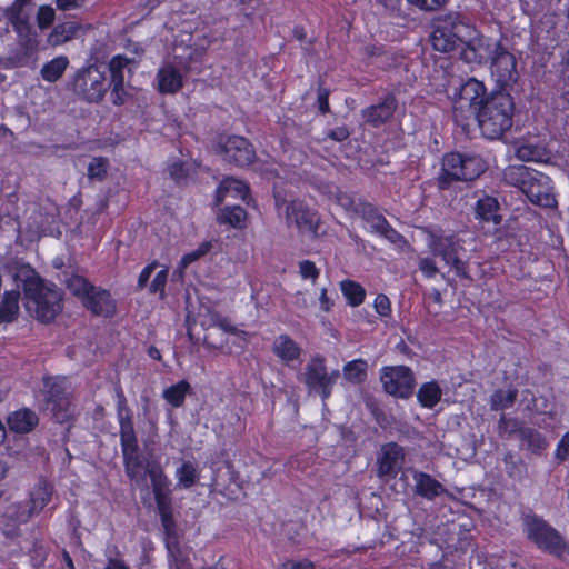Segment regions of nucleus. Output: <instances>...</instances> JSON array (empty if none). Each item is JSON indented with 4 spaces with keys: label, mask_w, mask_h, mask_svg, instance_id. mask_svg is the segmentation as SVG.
Returning <instances> with one entry per match:
<instances>
[{
    "label": "nucleus",
    "mask_w": 569,
    "mask_h": 569,
    "mask_svg": "<svg viewBox=\"0 0 569 569\" xmlns=\"http://www.w3.org/2000/svg\"><path fill=\"white\" fill-rule=\"evenodd\" d=\"M340 377L339 370H327L326 359L321 355L311 357L306 366L303 382L310 392L318 393L323 401L330 398L333 386Z\"/></svg>",
    "instance_id": "obj_13"
},
{
    "label": "nucleus",
    "mask_w": 569,
    "mask_h": 569,
    "mask_svg": "<svg viewBox=\"0 0 569 569\" xmlns=\"http://www.w3.org/2000/svg\"><path fill=\"white\" fill-rule=\"evenodd\" d=\"M16 30L21 33L23 26L27 29V33L21 38L18 47L10 51L7 58V64L9 68H36L38 61V47L39 42L37 33L32 32L31 26L28 21L16 22Z\"/></svg>",
    "instance_id": "obj_16"
},
{
    "label": "nucleus",
    "mask_w": 569,
    "mask_h": 569,
    "mask_svg": "<svg viewBox=\"0 0 569 569\" xmlns=\"http://www.w3.org/2000/svg\"><path fill=\"white\" fill-rule=\"evenodd\" d=\"M157 90L161 94H174L183 87V77L173 66L161 67L157 72Z\"/></svg>",
    "instance_id": "obj_26"
},
{
    "label": "nucleus",
    "mask_w": 569,
    "mask_h": 569,
    "mask_svg": "<svg viewBox=\"0 0 569 569\" xmlns=\"http://www.w3.org/2000/svg\"><path fill=\"white\" fill-rule=\"evenodd\" d=\"M170 177L176 181L180 182L189 177V170L186 163L181 160L174 161L169 166Z\"/></svg>",
    "instance_id": "obj_55"
},
{
    "label": "nucleus",
    "mask_w": 569,
    "mask_h": 569,
    "mask_svg": "<svg viewBox=\"0 0 569 569\" xmlns=\"http://www.w3.org/2000/svg\"><path fill=\"white\" fill-rule=\"evenodd\" d=\"M491 73L500 86H509L518 80L517 60L501 42H497L491 58Z\"/></svg>",
    "instance_id": "obj_21"
},
{
    "label": "nucleus",
    "mask_w": 569,
    "mask_h": 569,
    "mask_svg": "<svg viewBox=\"0 0 569 569\" xmlns=\"http://www.w3.org/2000/svg\"><path fill=\"white\" fill-rule=\"evenodd\" d=\"M431 246L435 254L441 257L456 276L462 279H467L469 277L468 264L459 257V251L462 248L455 233L433 236Z\"/></svg>",
    "instance_id": "obj_18"
},
{
    "label": "nucleus",
    "mask_w": 569,
    "mask_h": 569,
    "mask_svg": "<svg viewBox=\"0 0 569 569\" xmlns=\"http://www.w3.org/2000/svg\"><path fill=\"white\" fill-rule=\"evenodd\" d=\"M129 63L130 59L124 54L113 56L108 63V70L110 72L109 83H124V69Z\"/></svg>",
    "instance_id": "obj_46"
},
{
    "label": "nucleus",
    "mask_w": 569,
    "mask_h": 569,
    "mask_svg": "<svg viewBox=\"0 0 569 569\" xmlns=\"http://www.w3.org/2000/svg\"><path fill=\"white\" fill-rule=\"evenodd\" d=\"M515 102L509 93L492 92L476 114V123L489 140L501 138L513 122Z\"/></svg>",
    "instance_id": "obj_3"
},
{
    "label": "nucleus",
    "mask_w": 569,
    "mask_h": 569,
    "mask_svg": "<svg viewBox=\"0 0 569 569\" xmlns=\"http://www.w3.org/2000/svg\"><path fill=\"white\" fill-rule=\"evenodd\" d=\"M147 475L151 481L154 501L163 529L164 547L170 546L172 542L178 543L181 541V535L179 532L177 521L173 517L170 479L159 465L149 467L147 469Z\"/></svg>",
    "instance_id": "obj_7"
},
{
    "label": "nucleus",
    "mask_w": 569,
    "mask_h": 569,
    "mask_svg": "<svg viewBox=\"0 0 569 569\" xmlns=\"http://www.w3.org/2000/svg\"><path fill=\"white\" fill-rule=\"evenodd\" d=\"M518 398V390L515 387L508 389H496L489 399L490 409L492 411H503L513 407Z\"/></svg>",
    "instance_id": "obj_40"
},
{
    "label": "nucleus",
    "mask_w": 569,
    "mask_h": 569,
    "mask_svg": "<svg viewBox=\"0 0 569 569\" xmlns=\"http://www.w3.org/2000/svg\"><path fill=\"white\" fill-rule=\"evenodd\" d=\"M442 389L437 380L423 382L417 391V400L422 408L432 409L441 400Z\"/></svg>",
    "instance_id": "obj_35"
},
{
    "label": "nucleus",
    "mask_w": 569,
    "mask_h": 569,
    "mask_svg": "<svg viewBox=\"0 0 569 569\" xmlns=\"http://www.w3.org/2000/svg\"><path fill=\"white\" fill-rule=\"evenodd\" d=\"M171 569H193L190 561L191 548L180 542L166 547Z\"/></svg>",
    "instance_id": "obj_37"
},
{
    "label": "nucleus",
    "mask_w": 569,
    "mask_h": 569,
    "mask_svg": "<svg viewBox=\"0 0 569 569\" xmlns=\"http://www.w3.org/2000/svg\"><path fill=\"white\" fill-rule=\"evenodd\" d=\"M158 267H160V264L157 260L148 263L140 272L137 284H148L150 277Z\"/></svg>",
    "instance_id": "obj_61"
},
{
    "label": "nucleus",
    "mask_w": 569,
    "mask_h": 569,
    "mask_svg": "<svg viewBox=\"0 0 569 569\" xmlns=\"http://www.w3.org/2000/svg\"><path fill=\"white\" fill-rule=\"evenodd\" d=\"M19 290H8L3 293L0 302V325L12 323L19 316Z\"/></svg>",
    "instance_id": "obj_33"
},
{
    "label": "nucleus",
    "mask_w": 569,
    "mask_h": 569,
    "mask_svg": "<svg viewBox=\"0 0 569 569\" xmlns=\"http://www.w3.org/2000/svg\"><path fill=\"white\" fill-rule=\"evenodd\" d=\"M350 136V131L346 126L336 127L327 132V137L333 141L342 142Z\"/></svg>",
    "instance_id": "obj_60"
},
{
    "label": "nucleus",
    "mask_w": 569,
    "mask_h": 569,
    "mask_svg": "<svg viewBox=\"0 0 569 569\" xmlns=\"http://www.w3.org/2000/svg\"><path fill=\"white\" fill-rule=\"evenodd\" d=\"M555 457L559 462L569 461V431L562 435L557 443Z\"/></svg>",
    "instance_id": "obj_54"
},
{
    "label": "nucleus",
    "mask_w": 569,
    "mask_h": 569,
    "mask_svg": "<svg viewBox=\"0 0 569 569\" xmlns=\"http://www.w3.org/2000/svg\"><path fill=\"white\" fill-rule=\"evenodd\" d=\"M224 184H228L227 189L229 191V194H231L234 198H240L242 200H246V198L250 193V188H249L248 183H246L242 180H239V179H236L232 177H227V178H224Z\"/></svg>",
    "instance_id": "obj_48"
},
{
    "label": "nucleus",
    "mask_w": 569,
    "mask_h": 569,
    "mask_svg": "<svg viewBox=\"0 0 569 569\" xmlns=\"http://www.w3.org/2000/svg\"><path fill=\"white\" fill-rule=\"evenodd\" d=\"M398 108V99L392 92L385 94L378 103L370 104L361 110L365 123L372 128H380L388 123Z\"/></svg>",
    "instance_id": "obj_22"
},
{
    "label": "nucleus",
    "mask_w": 569,
    "mask_h": 569,
    "mask_svg": "<svg viewBox=\"0 0 569 569\" xmlns=\"http://www.w3.org/2000/svg\"><path fill=\"white\" fill-rule=\"evenodd\" d=\"M380 380L383 390L396 398L408 399L413 395L416 379L407 366L383 367Z\"/></svg>",
    "instance_id": "obj_17"
},
{
    "label": "nucleus",
    "mask_w": 569,
    "mask_h": 569,
    "mask_svg": "<svg viewBox=\"0 0 569 569\" xmlns=\"http://www.w3.org/2000/svg\"><path fill=\"white\" fill-rule=\"evenodd\" d=\"M104 569H130L129 565L120 557H110L107 560Z\"/></svg>",
    "instance_id": "obj_63"
},
{
    "label": "nucleus",
    "mask_w": 569,
    "mask_h": 569,
    "mask_svg": "<svg viewBox=\"0 0 569 569\" xmlns=\"http://www.w3.org/2000/svg\"><path fill=\"white\" fill-rule=\"evenodd\" d=\"M317 93H318L317 102H318L319 112L321 114H326L330 111V106H329L330 89L319 84Z\"/></svg>",
    "instance_id": "obj_57"
},
{
    "label": "nucleus",
    "mask_w": 569,
    "mask_h": 569,
    "mask_svg": "<svg viewBox=\"0 0 569 569\" xmlns=\"http://www.w3.org/2000/svg\"><path fill=\"white\" fill-rule=\"evenodd\" d=\"M56 12L52 7L43 4L38 8L37 11V24L39 29H48L54 21Z\"/></svg>",
    "instance_id": "obj_49"
},
{
    "label": "nucleus",
    "mask_w": 569,
    "mask_h": 569,
    "mask_svg": "<svg viewBox=\"0 0 569 569\" xmlns=\"http://www.w3.org/2000/svg\"><path fill=\"white\" fill-rule=\"evenodd\" d=\"M264 4L263 0H239L238 6L247 18H251Z\"/></svg>",
    "instance_id": "obj_56"
},
{
    "label": "nucleus",
    "mask_w": 569,
    "mask_h": 569,
    "mask_svg": "<svg viewBox=\"0 0 569 569\" xmlns=\"http://www.w3.org/2000/svg\"><path fill=\"white\" fill-rule=\"evenodd\" d=\"M2 276L13 284H48L29 262L19 257H10L1 263L0 284Z\"/></svg>",
    "instance_id": "obj_20"
},
{
    "label": "nucleus",
    "mask_w": 569,
    "mask_h": 569,
    "mask_svg": "<svg viewBox=\"0 0 569 569\" xmlns=\"http://www.w3.org/2000/svg\"><path fill=\"white\" fill-rule=\"evenodd\" d=\"M409 4L420 10L432 11L441 8L448 0H406ZM386 10L391 13H400L402 10V0H377Z\"/></svg>",
    "instance_id": "obj_34"
},
{
    "label": "nucleus",
    "mask_w": 569,
    "mask_h": 569,
    "mask_svg": "<svg viewBox=\"0 0 569 569\" xmlns=\"http://www.w3.org/2000/svg\"><path fill=\"white\" fill-rule=\"evenodd\" d=\"M191 392V385L187 379L173 383L162 391V398L172 408H181L186 397Z\"/></svg>",
    "instance_id": "obj_39"
},
{
    "label": "nucleus",
    "mask_w": 569,
    "mask_h": 569,
    "mask_svg": "<svg viewBox=\"0 0 569 569\" xmlns=\"http://www.w3.org/2000/svg\"><path fill=\"white\" fill-rule=\"evenodd\" d=\"M490 94L483 82L476 78H469L456 88L450 96L452 106V120L461 128L463 133H469L476 123V114Z\"/></svg>",
    "instance_id": "obj_6"
},
{
    "label": "nucleus",
    "mask_w": 569,
    "mask_h": 569,
    "mask_svg": "<svg viewBox=\"0 0 569 569\" xmlns=\"http://www.w3.org/2000/svg\"><path fill=\"white\" fill-rule=\"evenodd\" d=\"M499 202L496 198L486 196L480 198L476 202V218L481 222H492L499 224L501 222V216L498 213Z\"/></svg>",
    "instance_id": "obj_32"
},
{
    "label": "nucleus",
    "mask_w": 569,
    "mask_h": 569,
    "mask_svg": "<svg viewBox=\"0 0 569 569\" xmlns=\"http://www.w3.org/2000/svg\"><path fill=\"white\" fill-rule=\"evenodd\" d=\"M27 310L40 322L51 323L63 309L60 287H22Z\"/></svg>",
    "instance_id": "obj_10"
},
{
    "label": "nucleus",
    "mask_w": 569,
    "mask_h": 569,
    "mask_svg": "<svg viewBox=\"0 0 569 569\" xmlns=\"http://www.w3.org/2000/svg\"><path fill=\"white\" fill-rule=\"evenodd\" d=\"M110 99L112 104L120 107L123 106L128 98V92L124 89V83H109Z\"/></svg>",
    "instance_id": "obj_52"
},
{
    "label": "nucleus",
    "mask_w": 569,
    "mask_h": 569,
    "mask_svg": "<svg viewBox=\"0 0 569 569\" xmlns=\"http://www.w3.org/2000/svg\"><path fill=\"white\" fill-rule=\"evenodd\" d=\"M217 220L220 224L242 230L247 227L248 212L241 206H226L220 209Z\"/></svg>",
    "instance_id": "obj_31"
},
{
    "label": "nucleus",
    "mask_w": 569,
    "mask_h": 569,
    "mask_svg": "<svg viewBox=\"0 0 569 569\" xmlns=\"http://www.w3.org/2000/svg\"><path fill=\"white\" fill-rule=\"evenodd\" d=\"M503 180L518 188L535 206L553 208L557 204L551 179L536 169L525 164L509 166L503 170Z\"/></svg>",
    "instance_id": "obj_2"
},
{
    "label": "nucleus",
    "mask_w": 569,
    "mask_h": 569,
    "mask_svg": "<svg viewBox=\"0 0 569 569\" xmlns=\"http://www.w3.org/2000/svg\"><path fill=\"white\" fill-rule=\"evenodd\" d=\"M413 479L415 492L427 500H433L445 492L443 486L427 472L416 471Z\"/></svg>",
    "instance_id": "obj_29"
},
{
    "label": "nucleus",
    "mask_w": 569,
    "mask_h": 569,
    "mask_svg": "<svg viewBox=\"0 0 569 569\" xmlns=\"http://www.w3.org/2000/svg\"><path fill=\"white\" fill-rule=\"evenodd\" d=\"M220 154L228 163L240 168H247L254 163L257 153L249 139L232 134L220 142Z\"/></svg>",
    "instance_id": "obj_19"
},
{
    "label": "nucleus",
    "mask_w": 569,
    "mask_h": 569,
    "mask_svg": "<svg viewBox=\"0 0 569 569\" xmlns=\"http://www.w3.org/2000/svg\"><path fill=\"white\" fill-rule=\"evenodd\" d=\"M377 233L393 244H400L406 241L405 237L398 230H396L388 220Z\"/></svg>",
    "instance_id": "obj_51"
},
{
    "label": "nucleus",
    "mask_w": 569,
    "mask_h": 569,
    "mask_svg": "<svg viewBox=\"0 0 569 569\" xmlns=\"http://www.w3.org/2000/svg\"><path fill=\"white\" fill-rule=\"evenodd\" d=\"M503 462L509 478L520 481L527 476V465L521 458L508 452L503 457Z\"/></svg>",
    "instance_id": "obj_45"
},
{
    "label": "nucleus",
    "mask_w": 569,
    "mask_h": 569,
    "mask_svg": "<svg viewBox=\"0 0 569 569\" xmlns=\"http://www.w3.org/2000/svg\"><path fill=\"white\" fill-rule=\"evenodd\" d=\"M486 170V162L480 156L451 151L443 154L441 168L435 179L440 191L448 190L455 182L472 181Z\"/></svg>",
    "instance_id": "obj_8"
},
{
    "label": "nucleus",
    "mask_w": 569,
    "mask_h": 569,
    "mask_svg": "<svg viewBox=\"0 0 569 569\" xmlns=\"http://www.w3.org/2000/svg\"><path fill=\"white\" fill-rule=\"evenodd\" d=\"M519 439L522 447L535 456H541L549 445L545 435L532 427H525Z\"/></svg>",
    "instance_id": "obj_30"
},
{
    "label": "nucleus",
    "mask_w": 569,
    "mask_h": 569,
    "mask_svg": "<svg viewBox=\"0 0 569 569\" xmlns=\"http://www.w3.org/2000/svg\"><path fill=\"white\" fill-rule=\"evenodd\" d=\"M522 429H525V426L517 418L501 413L497 423V433L501 439L508 440L516 435L520 437Z\"/></svg>",
    "instance_id": "obj_44"
},
{
    "label": "nucleus",
    "mask_w": 569,
    "mask_h": 569,
    "mask_svg": "<svg viewBox=\"0 0 569 569\" xmlns=\"http://www.w3.org/2000/svg\"><path fill=\"white\" fill-rule=\"evenodd\" d=\"M342 293L352 307L361 305L366 298L365 287H340Z\"/></svg>",
    "instance_id": "obj_50"
},
{
    "label": "nucleus",
    "mask_w": 569,
    "mask_h": 569,
    "mask_svg": "<svg viewBox=\"0 0 569 569\" xmlns=\"http://www.w3.org/2000/svg\"><path fill=\"white\" fill-rule=\"evenodd\" d=\"M30 2V0H14L9 8V17L10 20L16 23L23 21L21 18L22 11L24 7Z\"/></svg>",
    "instance_id": "obj_59"
},
{
    "label": "nucleus",
    "mask_w": 569,
    "mask_h": 569,
    "mask_svg": "<svg viewBox=\"0 0 569 569\" xmlns=\"http://www.w3.org/2000/svg\"><path fill=\"white\" fill-rule=\"evenodd\" d=\"M69 66L67 56H58L47 61L40 69L42 80L54 83L60 80Z\"/></svg>",
    "instance_id": "obj_38"
},
{
    "label": "nucleus",
    "mask_w": 569,
    "mask_h": 569,
    "mask_svg": "<svg viewBox=\"0 0 569 569\" xmlns=\"http://www.w3.org/2000/svg\"><path fill=\"white\" fill-rule=\"evenodd\" d=\"M272 352L284 365L289 366L290 362L300 359L302 348L289 335L282 333L274 339Z\"/></svg>",
    "instance_id": "obj_27"
},
{
    "label": "nucleus",
    "mask_w": 569,
    "mask_h": 569,
    "mask_svg": "<svg viewBox=\"0 0 569 569\" xmlns=\"http://www.w3.org/2000/svg\"><path fill=\"white\" fill-rule=\"evenodd\" d=\"M521 525L525 537L538 550L559 560L569 558V540L542 517L523 513Z\"/></svg>",
    "instance_id": "obj_5"
},
{
    "label": "nucleus",
    "mask_w": 569,
    "mask_h": 569,
    "mask_svg": "<svg viewBox=\"0 0 569 569\" xmlns=\"http://www.w3.org/2000/svg\"><path fill=\"white\" fill-rule=\"evenodd\" d=\"M109 161L104 157H94L88 164V177L91 180L103 181L108 176Z\"/></svg>",
    "instance_id": "obj_47"
},
{
    "label": "nucleus",
    "mask_w": 569,
    "mask_h": 569,
    "mask_svg": "<svg viewBox=\"0 0 569 569\" xmlns=\"http://www.w3.org/2000/svg\"><path fill=\"white\" fill-rule=\"evenodd\" d=\"M56 269L62 270L64 284H92L82 273L81 268L77 263L69 261L66 264L63 257H56L52 261Z\"/></svg>",
    "instance_id": "obj_36"
},
{
    "label": "nucleus",
    "mask_w": 569,
    "mask_h": 569,
    "mask_svg": "<svg viewBox=\"0 0 569 569\" xmlns=\"http://www.w3.org/2000/svg\"><path fill=\"white\" fill-rule=\"evenodd\" d=\"M68 87L79 99L89 103L100 102L108 90L106 74L96 64L78 69Z\"/></svg>",
    "instance_id": "obj_11"
},
{
    "label": "nucleus",
    "mask_w": 569,
    "mask_h": 569,
    "mask_svg": "<svg viewBox=\"0 0 569 569\" xmlns=\"http://www.w3.org/2000/svg\"><path fill=\"white\" fill-rule=\"evenodd\" d=\"M7 425L10 431L27 435L39 425V417L32 409L23 407L8 415Z\"/></svg>",
    "instance_id": "obj_25"
},
{
    "label": "nucleus",
    "mask_w": 569,
    "mask_h": 569,
    "mask_svg": "<svg viewBox=\"0 0 569 569\" xmlns=\"http://www.w3.org/2000/svg\"><path fill=\"white\" fill-rule=\"evenodd\" d=\"M72 295L92 315L103 318H112L117 312V301L109 290L102 287H71Z\"/></svg>",
    "instance_id": "obj_15"
},
{
    "label": "nucleus",
    "mask_w": 569,
    "mask_h": 569,
    "mask_svg": "<svg viewBox=\"0 0 569 569\" xmlns=\"http://www.w3.org/2000/svg\"><path fill=\"white\" fill-rule=\"evenodd\" d=\"M405 459V452L397 442H388L381 447L378 456L377 475L379 478L396 477L400 468V463Z\"/></svg>",
    "instance_id": "obj_24"
},
{
    "label": "nucleus",
    "mask_w": 569,
    "mask_h": 569,
    "mask_svg": "<svg viewBox=\"0 0 569 569\" xmlns=\"http://www.w3.org/2000/svg\"><path fill=\"white\" fill-rule=\"evenodd\" d=\"M431 44L440 52L460 49V59L467 63H481L483 60L481 36L475 26L457 12H449L435 20Z\"/></svg>",
    "instance_id": "obj_1"
},
{
    "label": "nucleus",
    "mask_w": 569,
    "mask_h": 569,
    "mask_svg": "<svg viewBox=\"0 0 569 569\" xmlns=\"http://www.w3.org/2000/svg\"><path fill=\"white\" fill-rule=\"evenodd\" d=\"M375 309L377 313L382 317H387L391 313V303L386 295L379 293L375 298Z\"/></svg>",
    "instance_id": "obj_58"
},
{
    "label": "nucleus",
    "mask_w": 569,
    "mask_h": 569,
    "mask_svg": "<svg viewBox=\"0 0 569 569\" xmlns=\"http://www.w3.org/2000/svg\"><path fill=\"white\" fill-rule=\"evenodd\" d=\"M197 325L206 331L210 328L218 327L227 333L241 337L243 340H246L248 336L247 331L238 329L227 317L220 315L214 309L207 306H200L198 312L194 313L190 309V306L187 305V330L189 336L192 335Z\"/></svg>",
    "instance_id": "obj_14"
},
{
    "label": "nucleus",
    "mask_w": 569,
    "mask_h": 569,
    "mask_svg": "<svg viewBox=\"0 0 569 569\" xmlns=\"http://www.w3.org/2000/svg\"><path fill=\"white\" fill-rule=\"evenodd\" d=\"M116 391L118 397L117 420L119 423V437L123 466L127 477L132 481L140 475L143 468V461L134 430L132 411L127 405V399L122 388L119 386Z\"/></svg>",
    "instance_id": "obj_4"
},
{
    "label": "nucleus",
    "mask_w": 569,
    "mask_h": 569,
    "mask_svg": "<svg viewBox=\"0 0 569 569\" xmlns=\"http://www.w3.org/2000/svg\"><path fill=\"white\" fill-rule=\"evenodd\" d=\"M174 476H176V478L178 480L177 486L179 488H183V489L192 488L193 486L197 485V482L199 480L198 468L190 460L182 461L180 467H178L176 469Z\"/></svg>",
    "instance_id": "obj_42"
},
{
    "label": "nucleus",
    "mask_w": 569,
    "mask_h": 569,
    "mask_svg": "<svg viewBox=\"0 0 569 569\" xmlns=\"http://www.w3.org/2000/svg\"><path fill=\"white\" fill-rule=\"evenodd\" d=\"M42 402L50 410L52 418L64 423L73 418V393L64 376H46L42 379Z\"/></svg>",
    "instance_id": "obj_9"
},
{
    "label": "nucleus",
    "mask_w": 569,
    "mask_h": 569,
    "mask_svg": "<svg viewBox=\"0 0 569 569\" xmlns=\"http://www.w3.org/2000/svg\"><path fill=\"white\" fill-rule=\"evenodd\" d=\"M368 363L365 359H353L343 366L345 379L353 385L362 383L367 380Z\"/></svg>",
    "instance_id": "obj_43"
},
{
    "label": "nucleus",
    "mask_w": 569,
    "mask_h": 569,
    "mask_svg": "<svg viewBox=\"0 0 569 569\" xmlns=\"http://www.w3.org/2000/svg\"><path fill=\"white\" fill-rule=\"evenodd\" d=\"M419 269L428 278L433 277L438 271L436 262L431 258L421 259Z\"/></svg>",
    "instance_id": "obj_62"
},
{
    "label": "nucleus",
    "mask_w": 569,
    "mask_h": 569,
    "mask_svg": "<svg viewBox=\"0 0 569 569\" xmlns=\"http://www.w3.org/2000/svg\"><path fill=\"white\" fill-rule=\"evenodd\" d=\"M54 493V488L44 477H40L29 491L26 503H13L7 509V517L17 523H27L29 519L39 515L49 505Z\"/></svg>",
    "instance_id": "obj_12"
},
{
    "label": "nucleus",
    "mask_w": 569,
    "mask_h": 569,
    "mask_svg": "<svg viewBox=\"0 0 569 569\" xmlns=\"http://www.w3.org/2000/svg\"><path fill=\"white\" fill-rule=\"evenodd\" d=\"M286 216L288 223L295 224L301 231L315 232L317 230V213L303 200L290 201L286 207Z\"/></svg>",
    "instance_id": "obj_23"
},
{
    "label": "nucleus",
    "mask_w": 569,
    "mask_h": 569,
    "mask_svg": "<svg viewBox=\"0 0 569 569\" xmlns=\"http://www.w3.org/2000/svg\"><path fill=\"white\" fill-rule=\"evenodd\" d=\"M286 569H316L313 563L309 560L289 561Z\"/></svg>",
    "instance_id": "obj_64"
},
{
    "label": "nucleus",
    "mask_w": 569,
    "mask_h": 569,
    "mask_svg": "<svg viewBox=\"0 0 569 569\" xmlns=\"http://www.w3.org/2000/svg\"><path fill=\"white\" fill-rule=\"evenodd\" d=\"M352 211L355 214L370 224L371 231L376 233L387 221L386 217L379 211L376 204L362 199H359L353 203Z\"/></svg>",
    "instance_id": "obj_28"
},
{
    "label": "nucleus",
    "mask_w": 569,
    "mask_h": 569,
    "mask_svg": "<svg viewBox=\"0 0 569 569\" xmlns=\"http://www.w3.org/2000/svg\"><path fill=\"white\" fill-rule=\"evenodd\" d=\"M79 29L80 26L77 22L67 21L58 23L49 33L48 42L53 47L63 44L67 41L72 40L76 37Z\"/></svg>",
    "instance_id": "obj_41"
},
{
    "label": "nucleus",
    "mask_w": 569,
    "mask_h": 569,
    "mask_svg": "<svg viewBox=\"0 0 569 569\" xmlns=\"http://www.w3.org/2000/svg\"><path fill=\"white\" fill-rule=\"evenodd\" d=\"M299 272L303 280H310L312 282L319 277V269L316 267L315 262L310 260H302L299 263Z\"/></svg>",
    "instance_id": "obj_53"
}]
</instances>
